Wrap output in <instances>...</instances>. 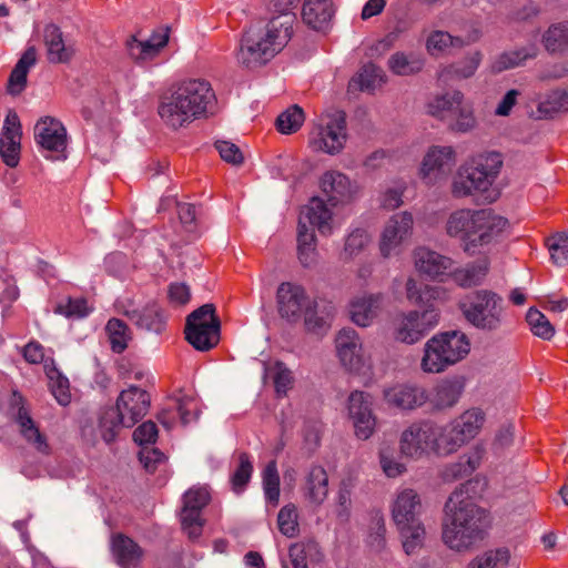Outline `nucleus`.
I'll list each match as a JSON object with an SVG mask.
<instances>
[{"mask_svg":"<svg viewBox=\"0 0 568 568\" xmlns=\"http://www.w3.org/2000/svg\"><path fill=\"white\" fill-rule=\"evenodd\" d=\"M463 389L464 384L458 379H445L436 385L429 402L438 410L450 408L458 402Z\"/></svg>","mask_w":568,"mask_h":568,"instance_id":"obj_39","label":"nucleus"},{"mask_svg":"<svg viewBox=\"0 0 568 568\" xmlns=\"http://www.w3.org/2000/svg\"><path fill=\"white\" fill-rule=\"evenodd\" d=\"M488 273V261L479 260L452 272L454 282L460 287L479 285Z\"/></svg>","mask_w":568,"mask_h":568,"instance_id":"obj_41","label":"nucleus"},{"mask_svg":"<svg viewBox=\"0 0 568 568\" xmlns=\"http://www.w3.org/2000/svg\"><path fill=\"white\" fill-rule=\"evenodd\" d=\"M111 551L121 568H136L144 557V550L129 536L118 532L112 536Z\"/></svg>","mask_w":568,"mask_h":568,"instance_id":"obj_27","label":"nucleus"},{"mask_svg":"<svg viewBox=\"0 0 568 568\" xmlns=\"http://www.w3.org/2000/svg\"><path fill=\"white\" fill-rule=\"evenodd\" d=\"M105 332L109 336L111 349L118 354L124 352L131 338L128 325L122 320L113 317L108 321Z\"/></svg>","mask_w":568,"mask_h":568,"instance_id":"obj_45","label":"nucleus"},{"mask_svg":"<svg viewBox=\"0 0 568 568\" xmlns=\"http://www.w3.org/2000/svg\"><path fill=\"white\" fill-rule=\"evenodd\" d=\"M22 396H14L13 405H20L16 415V422L19 425L22 437L34 448L42 453L49 454L50 446L47 437L39 430L36 422L32 419L29 409L22 404Z\"/></svg>","mask_w":568,"mask_h":568,"instance_id":"obj_26","label":"nucleus"},{"mask_svg":"<svg viewBox=\"0 0 568 568\" xmlns=\"http://www.w3.org/2000/svg\"><path fill=\"white\" fill-rule=\"evenodd\" d=\"M158 438V427L156 424L152 420H148L142 423L133 432L134 442L141 446H149L154 444Z\"/></svg>","mask_w":568,"mask_h":568,"instance_id":"obj_63","label":"nucleus"},{"mask_svg":"<svg viewBox=\"0 0 568 568\" xmlns=\"http://www.w3.org/2000/svg\"><path fill=\"white\" fill-rule=\"evenodd\" d=\"M49 378L54 398L60 405L67 406L71 400L69 379L55 369L50 372Z\"/></svg>","mask_w":568,"mask_h":568,"instance_id":"obj_58","label":"nucleus"},{"mask_svg":"<svg viewBox=\"0 0 568 568\" xmlns=\"http://www.w3.org/2000/svg\"><path fill=\"white\" fill-rule=\"evenodd\" d=\"M36 63L37 49L33 45L28 47L9 75L7 83V92L9 94L16 97L26 89L29 70Z\"/></svg>","mask_w":568,"mask_h":568,"instance_id":"obj_35","label":"nucleus"},{"mask_svg":"<svg viewBox=\"0 0 568 568\" xmlns=\"http://www.w3.org/2000/svg\"><path fill=\"white\" fill-rule=\"evenodd\" d=\"M333 316L334 306L331 303L311 298L302 318L308 332L323 334L329 328Z\"/></svg>","mask_w":568,"mask_h":568,"instance_id":"obj_33","label":"nucleus"},{"mask_svg":"<svg viewBox=\"0 0 568 568\" xmlns=\"http://www.w3.org/2000/svg\"><path fill=\"white\" fill-rule=\"evenodd\" d=\"M221 320L215 305L204 304L190 313L185 321V339L197 351L207 352L220 342Z\"/></svg>","mask_w":568,"mask_h":568,"instance_id":"obj_10","label":"nucleus"},{"mask_svg":"<svg viewBox=\"0 0 568 568\" xmlns=\"http://www.w3.org/2000/svg\"><path fill=\"white\" fill-rule=\"evenodd\" d=\"M568 111V91L554 90L538 104V112L545 118H552L558 112Z\"/></svg>","mask_w":568,"mask_h":568,"instance_id":"obj_48","label":"nucleus"},{"mask_svg":"<svg viewBox=\"0 0 568 568\" xmlns=\"http://www.w3.org/2000/svg\"><path fill=\"white\" fill-rule=\"evenodd\" d=\"M311 297L305 288L298 284L283 282L276 291V305L281 318L291 324L301 322Z\"/></svg>","mask_w":568,"mask_h":568,"instance_id":"obj_15","label":"nucleus"},{"mask_svg":"<svg viewBox=\"0 0 568 568\" xmlns=\"http://www.w3.org/2000/svg\"><path fill=\"white\" fill-rule=\"evenodd\" d=\"M428 113L448 123L450 130L467 132L476 120L469 105L464 102L460 91L447 92L428 103Z\"/></svg>","mask_w":568,"mask_h":568,"instance_id":"obj_11","label":"nucleus"},{"mask_svg":"<svg viewBox=\"0 0 568 568\" xmlns=\"http://www.w3.org/2000/svg\"><path fill=\"white\" fill-rule=\"evenodd\" d=\"M389 69L398 75H410L419 72L424 61L416 55H407L402 52L394 53L388 60Z\"/></svg>","mask_w":568,"mask_h":568,"instance_id":"obj_46","label":"nucleus"},{"mask_svg":"<svg viewBox=\"0 0 568 568\" xmlns=\"http://www.w3.org/2000/svg\"><path fill=\"white\" fill-rule=\"evenodd\" d=\"M427 50L430 54L442 52L448 47H463L464 41L458 37H453L445 31H434L427 39Z\"/></svg>","mask_w":568,"mask_h":568,"instance_id":"obj_55","label":"nucleus"},{"mask_svg":"<svg viewBox=\"0 0 568 568\" xmlns=\"http://www.w3.org/2000/svg\"><path fill=\"white\" fill-rule=\"evenodd\" d=\"M335 13L332 0H304L303 21L316 31L326 30Z\"/></svg>","mask_w":568,"mask_h":568,"instance_id":"obj_29","label":"nucleus"},{"mask_svg":"<svg viewBox=\"0 0 568 568\" xmlns=\"http://www.w3.org/2000/svg\"><path fill=\"white\" fill-rule=\"evenodd\" d=\"M415 265L419 273L436 280L450 270L453 261L435 251L418 247L415 251Z\"/></svg>","mask_w":568,"mask_h":568,"instance_id":"obj_30","label":"nucleus"},{"mask_svg":"<svg viewBox=\"0 0 568 568\" xmlns=\"http://www.w3.org/2000/svg\"><path fill=\"white\" fill-rule=\"evenodd\" d=\"M484 420V413L477 408L466 410L456 418L446 434L447 443L450 445L449 449L454 450L473 439L481 428Z\"/></svg>","mask_w":568,"mask_h":568,"instance_id":"obj_20","label":"nucleus"},{"mask_svg":"<svg viewBox=\"0 0 568 568\" xmlns=\"http://www.w3.org/2000/svg\"><path fill=\"white\" fill-rule=\"evenodd\" d=\"M298 2L300 0H268L266 7L268 12L272 13L268 21L284 22L287 19V21H290L288 33L292 36L293 23L295 21L293 9L296 8Z\"/></svg>","mask_w":568,"mask_h":568,"instance_id":"obj_47","label":"nucleus"},{"mask_svg":"<svg viewBox=\"0 0 568 568\" xmlns=\"http://www.w3.org/2000/svg\"><path fill=\"white\" fill-rule=\"evenodd\" d=\"M369 242V235L364 229H355L347 235L345 240L343 258L351 260L359 255L366 248Z\"/></svg>","mask_w":568,"mask_h":568,"instance_id":"obj_54","label":"nucleus"},{"mask_svg":"<svg viewBox=\"0 0 568 568\" xmlns=\"http://www.w3.org/2000/svg\"><path fill=\"white\" fill-rule=\"evenodd\" d=\"M478 459L471 456H460L457 462L445 466L442 471L444 481L452 483L471 475L478 467Z\"/></svg>","mask_w":568,"mask_h":568,"instance_id":"obj_44","label":"nucleus"},{"mask_svg":"<svg viewBox=\"0 0 568 568\" xmlns=\"http://www.w3.org/2000/svg\"><path fill=\"white\" fill-rule=\"evenodd\" d=\"M263 488L267 503L276 506L280 500V476L276 462H270L263 470Z\"/></svg>","mask_w":568,"mask_h":568,"instance_id":"obj_50","label":"nucleus"},{"mask_svg":"<svg viewBox=\"0 0 568 568\" xmlns=\"http://www.w3.org/2000/svg\"><path fill=\"white\" fill-rule=\"evenodd\" d=\"M503 158L499 152H486L474 156L470 163L458 169L452 184L455 197H465L474 192H484L489 189L499 174Z\"/></svg>","mask_w":568,"mask_h":568,"instance_id":"obj_6","label":"nucleus"},{"mask_svg":"<svg viewBox=\"0 0 568 568\" xmlns=\"http://www.w3.org/2000/svg\"><path fill=\"white\" fill-rule=\"evenodd\" d=\"M438 323V313L432 306L419 311H410L395 321L394 336L396 341L414 344L420 341Z\"/></svg>","mask_w":568,"mask_h":568,"instance_id":"obj_13","label":"nucleus"},{"mask_svg":"<svg viewBox=\"0 0 568 568\" xmlns=\"http://www.w3.org/2000/svg\"><path fill=\"white\" fill-rule=\"evenodd\" d=\"M237 462V466L231 476V484L235 493H241L244 490L251 479L253 473V464L248 453L246 452L239 454Z\"/></svg>","mask_w":568,"mask_h":568,"instance_id":"obj_49","label":"nucleus"},{"mask_svg":"<svg viewBox=\"0 0 568 568\" xmlns=\"http://www.w3.org/2000/svg\"><path fill=\"white\" fill-rule=\"evenodd\" d=\"M468 323L486 332L497 331L503 322V297L488 290H479L459 303Z\"/></svg>","mask_w":568,"mask_h":568,"instance_id":"obj_9","label":"nucleus"},{"mask_svg":"<svg viewBox=\"0 0 568 568\" xmlns=\"http://www.w3.org/2000/svg\"><path fill=\"white\" fill-rule=\"evenodd\" d=\"M470 351V342L460 331H447L433 336L425 345L422 367L428 373H440L462 361Z\"/></svg>","mask_w":568,"mask_h":568,"instance_id":"obj_8","label":"nucleus"},{"mask_svg":"<svg viewBox=\"0 0 568 568\" xmlns=\"http://www.w3.org/2000/svg\"><path fill=\"white\" fill-rule=\"evenodd\" d=\"M55 313L67 317H83L89 314L87 300L83 297L71 298L69 297L65 303H59L55 307Z\"/></svg>","mask_w":568,"mask_h":568,"instance_id":"obj_59","label":"nucleus"},{"mask_svg":"<svg viewBox=\"0 0 568 568\" xmlns=\"http://www.w3.org/2000/svg\"><path fill=\"white\" fill-rule=\"evenodd\" d=\"M541 42L549 53L566 50L568 48V21L551 24L544 32Z\"/></svg>","mask_w":568,"mask_h":568,"instance_id":"obj_43","label":"nucleus"},{"mask_svg":"<svg viewBox=\"0 0 568 568\" xmlns=\"http://www.w3.org/2000/svg\"><path fill=\"white\" fill-rule=\"evenodd\" d=\"M480 62V53L476 52L463 61L445 67L438 74V80L448 83L454 80H462L471 77Z\"/></svg>","mask_w":568,"mask_h":568,"instance_id":"obj_42","label":"nucleus"},{"mask_svg":"<svg viewBox=\"0 0 568 568\" xmlns=\"http://www.w3.org/2000/svg\"><path fill=\"white\" fill-rule=\"evenodd\" d=\"M526 321L530 326L531 332L542 338L550 339L555 334V328L548 318L537 308L531 307L528 310Z\"/></svg>","mask_w":568,"mask_h":568,"instance_id":"obj_53","label":"nucleus"},{"mask_svg":"<svg viewBox=\"0 0 568 568\" xmlns=\"http://www.w3.org/2000/svg\"><path fill=\"white\" fill-rule=\"evenodd\" d=\"M413 216L408 212L393 215L382 233L379 250L384 257L389 256L410 234Z\"/></svg>","mask_w":568,"mask_h":568,"instance_id":"obj_23","label":"nucleus"},{"mask_svg":"<svg viewBox=\"0 0 568 568\" xmlns=\"http://www.w3.org/2000/svg\"><path fill=\"white\" fill-rule=\"evenodd\" d=\"M383 296L381 294L369 295L358 298L351 304L352 321L358 326H368L374 317L377 316L382 306Z\"/></svg>","mask_w":568,"mask_h":568,"instance_id":"obj_40","label":"nucleus"},{"mask_svg":"<svg viewBox=\"0 0 568 568\" xmlns=\"http://www.w3.org/2000/svg\"><path fill=\"white\" fill-rule=\"evenodd\" d=\"M423 505L417 491L410 488L399 491L392 506V518L407 555L416 554L424 545L426 530L420 519Z\"/></svg>","mask_w":568,"mask_h":568,"instance_id":"obj_5","label":"nucleus"},{"mask_svg":"<svg viewBox=\"0 0 568 568\" xmlns=\"http://www.w3.org/2000/svg\"><path fill=\"white\" fill-rule=\"evenodd\" d=\"M384 398L388 405L400 409H414L427 400L423 388L408 385H397L385 389Z\"/></svg>","mask_w":568,"mask_h":568,"instance_id":"obj_32","label":"nucleus"},{"mask_svg":"<svg viewBox=\"0 0 568 568\" xmlns=\"http://www.w3.org/2000/svg\"><path fill=\"white\" fill-rule=\"evenodd\" d=\"M216 103L211 83L204 79H189L173 84L160 98L158 114L172 130H178L213 113Z\"/></svg>","mask_w":568,"mask_h":568,"instance_id":"obj_2","label":"nucleus"},{"mask_svg":"<svg viewBox=\"0 0 568 568\" xmlns=\"http://www.w3.org/2000/svg\"><path fill=\"white\" fill-rule=\"evenodd\" d=\"M37 143L47 151L61 153L67 148V130L63 124L52 118H41L34 126Z\"/></svg>","mask_w":568,"mask_h":568,"instance_id":"obj_24","label":"nucleus"},{"mask_svg":"<svg viewBox=\"0 0 568 568\" xmlns=\"http://www.w3.org/2000/svg\"><path fill=\"white\" fill-rule=\"evenodd\" d=\"M324 555L317 541L310 539L293 544L288 549L287 559H282L283 568H308V562L318 564Z\"/></svg>","mask_w":568,"mask_h":568,"instance_id":"obj_28","label":"nucleus"},{"mask_svg":"<svg viewBox=\"0 0 568 568\" xmlns=\"http://www.w3.org/2000/svg\"><path fill=\"white\" fill-rule=\"evenodd\" d=\"M170 38V28L160 27L153 31L148 40H139L131 36L125 43L129 55L138 63H144L153 60L160 51L168 44Z\"/></svg>","mask_w":568,"mask_h":568,"instance_id":"obj_22","label":"nucleus"},{"mask_svg":"<svg viewBox=\"0 0 568 568\" xmlns=\"http://www.w3.org/2000/svg\"><path fill=\"white\" fill-rule=\"evenodd\" d=\"M551 261L559 266L568 265V233L560 232L546 240Z\"/></svg>","mask_w":568,"mask_h":568,"instance_id":"obj_51","label":"nucleus"},{"mask_svg":"<svg viewBox=\"0 0 568 568\" xmlns=\"http://www.w3.org/2000/svg\"><path fill=\"white\" fill-rule=\"evenodd\" d=\"M303 122V109L295 104L277 116L276 128L283 134H291L296 132L302 126Z\"/></svg>","mask_w":568,"mask_h":568,"instance_id":"obj_52","label":"nucleus"},{"mask_svg":"<svg viewBox=\"0 0 568 568\" xmlns=\"http://www.w3.org/2000/svg\"><path fill=\"white\" fill-rule=\"evenodd\" d=\"M346 141V119L344 112L328 115L312 133L310 142L315 150L328 154L342 151Z\"/></svg>","mask_w":568,"mask_h":568,"instance_id":"obj_14","label":"nucleus"},{"mask_svg":"<svg viewBox=\"0 0 568 568\" xmlns=\"http://www.w3.org/2000/svg\"><path fill=\"white\" fill-rule=\"evenodd\" d=\"M274 371L273 381L275 390L278 396H284L293 385L292 372L281 362H276Z\"/></svg>","mask_w":568,"mask_h":568,"instance_id":"obj_62","label":"nucleus"},{"mask_svg":"<svg viewBox=\"0 0 568 568\" xmlns=\"http://www.w3.org/2000/svg\"><path fill=\"white\" fill-rule=\"evenodd\" d=\"M331 221L332 212L320 197H313L301 212L297 226V253L304 266H310L315 261L314 227H317L321 234L328 235L332 233Z\"/></svg>","mask_w":568,"mask_h":568,"instance_id":"obj_7","label":"nucleus"},{"mask_svg":"<svg viewBox=\"0 0 568 568\" xmlns=\"http://www.w3.org/2000/svg\"><path fill=\"white\" fill-rule=\"evenodd\" d=\"M407 298L416 305H427L433 297V292L427 285H418L414 278H408L406 283Z\"/></svg>","mask_w":568,"mask_h":568,"instance_id":"obj_61","label":"nucleus"},{"mask_svg":"<svg viewBox=\"0 0 568 568\" xmlns=\"http://www.w3.org/2000/svg\"><path fill=\"white\" fill-rule=\"evenodd\" d=\"M348 413L353 419L356 436L359 439L369 438L376 425L371 395L358 390L353 392L348 398Z\"/></svg>","mask_w":568,"mask_h":568,"instance_id":"obj_18","label":"nucleus"},{"mask_svg":"<svg viewBox=\"0 0 568 568\" xmlns=\"http://www.w3.org/2000/svg\"><path fill=\"white\" fill-rule=\"evenodd\" d=\"M337 355L348 369L357 368L362 361V344L353 328H343L336 337Z\"/></svg>","mask_w":568,"mask_h":568,"instance_id":"obj_31","label":"nucleus"},{"mask_svg":"<svg viewBox=\"0 0 568 568\" xmlns=\"http://www.w3.org/2000/svg\"><path fill=\"white\" fill-rule=\"evenodd\" d=\"M485 487L484 479H469L460 484L445 503L442 536L450 549L467 551L485 539L490 527L489 514L475 503Z\"/></svg>","mask_w":568,"mask_h":568,"instance_id":"obj_1","label":"nucleus"},{"mask_svg":"<svg viewBox=\"0 0 568 568\" xmlns=\"http://www.w3.org/2000/svg\"><path fill=\"white\" fill-rule=\"evenodd\" d=\"M508 226V220L496 214L493 210H476L471 239L466 242L464 251L473 255L478 247L497 243Z\"/></svg>","mask_w":568,"mask_h":568,"instance_id":"obj_12","label":"nucleus"},{"mask_svg":"<svg viewBox=\"0 0 568 568\" xmlns=\"http://www.w3.org/2000/svg\"><path fill=\"white\" fill-rule=\"evenodd\" d=\"M321 189L332 206L352 201L357 192L356 185L352 184L345 174L337 171L324 173L321 179Z\"/></svg>","mask_w":568,"mask_h":568,"instance_id":"obj_25","label":"nucleus"},{"mask_svg":"<svg viewBox=\"0 0 568 568\" xmlns=\"http://www.w3.org/2000/svg\"><path fill=\"white\" fill-rule=\"evenodd\" d=\"M328 495V476L322 466L313 465L305 478L304 496L313 505H321Z\"/></svg>","mask_w":568,"mask_h":568,"instance_id":"obj_36","label":"nucleus"},{"mask_svg":"<svg viewBox=\"0 0 568 568\" xmlns=\"http://www.w3.org/2000/svg\"><path fill=\"white\" fill-rule=\"evenodd\" d=\"M384 73L383 70L374 63L364 65L358 73V83L361 90L372 91L376 87L381 85Z\"/></svg>","mask_w":568,"mask_h":568,"instance_id":"obj_57","label":"nucleus"},{"mask_svg":"<svg viewBox=\"0 0 568 568\" xmlns=\"http://www.w3.org/2000/svg\"><path fill=\"white\" fill-rule=\"evenodd\" d=\"M215 148L225 162L232 165H241L243 163V153L236 144L229 141H216Z\"/></svg>","mask_w":568,"mask_h":568,"instance_id":"obj_64","label":"nucleus"},{"mask_svg":"<svg viewBox=\"0 0 568 568\" xmlns=\"http://www.w3.org/2000/svg\"><path fill=\"white\" fill-rule=\"evenodd\" d=\"M150 394L134 385L122 390L115 406L104 409L99 418V429L106 443L115 439L122 428H131L149 412Z\"/></svg>","mask_w":568,"mask_h":568,"instance_id":"obj_4","label":"nucleus"},{"mask_svg":"<svg viewBox=\"0 0 568 568\" xmlns=\"http://www.w3.org/2000/svg\"><path fill=\"white\" fill-rule=\"evenodd\" d=\"M437 436L438 429L434 423H415L402 434L400 452L409 457L417 456L428 449L437 440Z\"/></svg>","mask_w":568,"mask_h":568,"instance_id":"obj_19","label":"nucleus"},{"mask_svg":"<svg viewBox=\"0 0 568 568\" xmlns=\"http://www.w3.org/2000/svg\"><path fill=\"white\" fill-rule=\"evenodd\" d=\"M210 494L205 488L189 489L183 496L181 523L189 537L194 539L202 534L204 520L202 509L209 504Z\"/></svg>","mask_w":568,"mask_h":568,"instance_id":"obj_17","label":"nucleus"},{"mask_svg":"<svg viewBox=\"0 0 568 568\" xmlns=\"http://www.w3.org/2000/svg\"><path fill=\"white\" fill-rule=\"evenodd\" d=\"M290 21H268L264 28L250 27L243 34L236 52L237 62L255 69L266 64L281 52L291 40Z\"/></svg>","mask_w":568,"mask_h":568,"instance_id":"obj_3","label":"nucleus"},{"mask_svg":"<svg viewBox=\"0 0 568 568\" xmlns=\"http://www.w3.org/2000/svg\"><path fill=\"white\" fill-rule=\"evenodd\" d=\"M385 520L383 515L375 514L372 517L371 532L368 536V544L375 550H381L385 546Z\"/></svg>","mask_w":568,"mask_h":568,"instance_id":"obj_60","label":"nucleus"},{"mask_svg":"<svg viewBox=\"0 0 568 568\" xmlns=\"http://www.w3.org/2000/svg\"><path fill=\"white\" fill-rule=\"evenodd\" d=\"M131 322L140 328L160 334L165 326L163 311L155 303L146 305L143 310H133L125 313Z\"/></svg>","mask_w":568,"mask_h":568,"instance_id":"obj_38","label":"nucleus"},{"mask_svg":"<svg viewBox=\"0 0 568 568\" xmlns=\"http://www.w3.org/2000/svg\"><path fill=\"white\" fill-rule=\"evenodd\" d=\"M43 41L47 48V58L51 63H67L73 57L71 47H67L63 41L61 29L53 23H49L43 30Z\"/></svg>","mask_w":568,"mask_h":568,"instance_id":"obj_34","label":"nucleus"},{"mask_svg":"<svg viewBox=\"0 0 568 568\" xmlns=\"http://www.w3.org/2000/svg\"><path fill=\"white\" fill-rule=\"evenodd\" d=\"M280 531L286 537H294L298 532L297 511L292 504L281 508L277 515Z\"/></svg>","mask_w":568,"mask_h":568,"instance_id":"obj_56","label":"nucleus"},{"mask_svg":"<svg viewBox=\"0 0 568 568\" xmlns=\"http://www.w3.org/2000/svg\"><path fill=\"white\" fill-rule=\"evenodd\" d=\"M21 123L14 111H9L0 133V156L10 168H16L20 161Z\"/></svg>","mask_w":568,"mask_h":568,"instance_id":"obj_21","label":"nucleus"},{"mask_svg":"<svg viewBox=\"0 0 568 568\" xmlns=\"http://www.w3.org/2000/svg\"><path fill=\"white\" fill-rule=\"evenodd\" d=\"M455 164L456 153L452 146H432L422 163V179L426 184H435L450 174Z\"/></svg>","mask_w":568,"mask_h":568,"instance_id":"obj_16","label":"nucleus"},{"mask_svg":"<svg viewBox=\"0 0 568 568\" xmlns=\"http://www.w3.org/2000/svg\"><path fill=\"white\" fill-rule=\"evenodd\" d=\"M475 211L470 209H460L454 211L447 219L446 233L452 237H458L465 246L471 239V231L475 222Z\"/></svg>","mask_w":568,"mask_h":568,"instance_id":"obj_37","label":"nucleus"}]
</instances>
